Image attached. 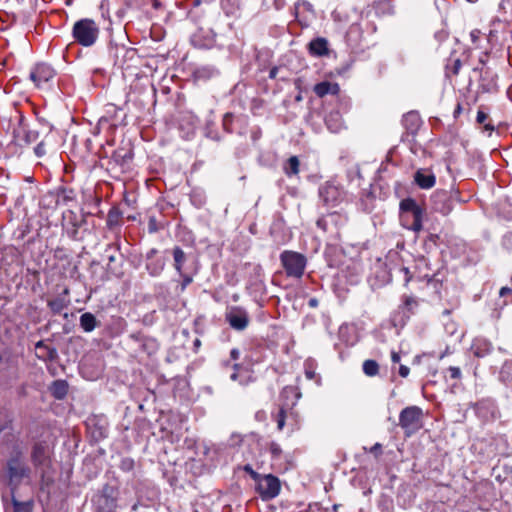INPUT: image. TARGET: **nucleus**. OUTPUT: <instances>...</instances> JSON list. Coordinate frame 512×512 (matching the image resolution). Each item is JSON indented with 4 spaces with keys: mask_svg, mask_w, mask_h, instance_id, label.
Instances as JSON below:
<instances>
[{
    "mask_svg": "<svg viewBox=\"0 0 512 512\" xmlns=\"http://www.w3.org/2000/svg\"><path fill=\"white\" fill-rule=\"evenodd\" d=\"M94 512H115L118 507L124 508L126 504L118 505V489L105 484L91 499Z\"/></svg>",
    "mask_w": 512,
    "mask_h": 512,
    "instance_id": "f257e3e1",
    "label": "nucleus"
},
{
    "mask_svg": "<svg viewBox=\"0 0 512 512\" xmlns=\"http://www.w3.org/2000/svg\"><path fill=\"white\" fill-rule=\"evenodd\" d=\"M72 37L79 45L91 47L96 43L99 37V27L92 19H80L73 25Z\"/></svg>",
    "mask_w": 512,
    "mask_h": 512,
    "instance_id": "f03ea898",
    "label": "nucleus"
},
{
    "mask_svg": "<svg viewBox=\"0 0 512 512\" xmlns=\"http://www.w3.org/2000/svg\"><path fill=\"white\" fill-rule=\"evenodd\" d=\"M6 467L9 484L14 486H18L24 478H29L31 473L20 448H15L7 460Z\"/></svg>",
    "mask_w": 512,
    "mask_h": 512,
    "instance_id": "7ed1b4c3",
    "label": "nucleus"
},
{
    "mask_svg": "<svg viewBox=\"0 0 512 512\" xmlns=\"http://www.w3.org/2000/svg\"><path fill=\"white\" fill-rule=\"evenodd\" d=\"M280 261L288 277L299 279L303 276L307 265L305 255L285 250L280 254Z\"/></svg>",
    "mask_w": 512,
    "mask_h": 512,
    "instance_id": "20e7f679",
    "label": "nucleus"
},
{
    "mask_svg": "<svg viewBox=\"0 0 512 512\" xmlns=\"http://www.w3.org/2000/svg\"><path fill=\"white\" fill-rule=\"evenodd\" d=\"M400 213L404 222L411 218L410 224H404L409 230L418 232L422 229L424 210L414 199H403L400 202Z\"/></svg>",
    "mask_w": 512,
    "mask_h": 512,
    "instance_id": "39448f33",
    "label": "nucleus"
},
{
    "mask_svg": "<svg viewBox=\"0 0 512 512\" xmlns=\"http://www.w3.org/2000/svg\"><path fill=\"white\" fill-rule=\"evenodd\" d=\"M422 420L423 410L415 405L404 408L399 414V425L408 437L421 429Z\"/></svg>",
    "mask_w": 512,
    "mask_h": 512,
    "instance_id": "423d86ee",
    "label": "nucleus"
},
{
    "mask_svg": "<svg viewBox=\"0 0 512 512\" xmlns=\"http://www.w3.org/2000/svg\"><path fill=\"white\" fill-rule=\"evenodd\" d=\"M471 408L483 424L493 423L501 417L498 405L492 398H483L471 404Z\"/></svg>",
    "mask_w": 512,
    "mask_h": 512,
    "instance_id": "0eeeda50",
    "label": "nucleus"
},
{
    "mask_svg": "<svg viewBox=\"0 0 512 512\" xmlns=\"http://www.w3.org/2000/svg\"><path fill=\"white\" fill-rule=\"evenodd\" d=\"M133 150L129 146H122L116 149L109 161L108 169L114 173H126L131 169Z\"/></svg>",
    "mask_w": 512,
    "mask_h": 512,
    "instance_id": "6e6552de",
    "label": "nucleus"
},
{
    "mask_svg": "<svg viewBox=\"0 0 512 512\" xmlns=\"http://www.w3.org/2000/svg\"><path fill=\"white\" fill-rule=\"evenodd\" d=\"M344 189L335 181H326L319 187V197L325 205L335 207L345 199Z\"/></svg>",
    "mask_w": 512,
    "mask_h": 512,
    "instance_id": "1a4fd4ad",
    "label": "nucleus"
},
{
    "mask_svg": "<svg viewBox=\"0 0 512 512\" xmlns=\"http://www.w3.org/2000/svg\"><path fill=\"white\" fill-rule=\"evenodd\" d=\"M256 482V490L261 496L263 500H271L277 497L280 493V481L279 479L272 475H260Z\"/></svg>",
    "mask_w": 512,
    "mask_h": 512,
    "instance_id": "9d476101",
    "label": "nucleus"
},
{
    "mask_svg": "<svg viewBox=\"0 0 512 512\" xmlns=\"http://www.w3.org/2000/svg\"><path fill=\"white\" fill-rule=\"evenodd\" d=\"M338 100H339V109L335 110V111L334 110L330 111L325 116L326 126L333 133H337L342 129V127L344 125L343 118H342V112H347L351 105L350 100L346 97L338 96Z\"/></svg>",
    "mask_w": 512,
    "mask_h": 512,
    "instance_id": "9b49d317",
    "label": "nucleus"
},
{
    "mask_svg": "<svg viewBox=\"0 0 512 512\" xmlns=\"http://www.w3.org/2000/svg\"><path fill=\"white\" fill-rule=\"evenodd\" d=\"M31 461L36 469L44 472L50 465V449L45 441L36 442L31 451Z\"/></svg>",
    "mask_w": 512,
    "mask_h": 512,
    "instance_id": "f8f14e48",
    "label": "nucleus"
},
{
    "mask_svg": "<svg viewBox=\"0 0 512 512\" xmlns=\"http://www.w3.org/2000/svg\"><path fill=\"white\" fill-rule=\"evenodd\" d=\"M512 32V24L506 20L495 17L490 23L488 41L491 44H498L506 40L507 35Z\"/></svg>",
    "mask_w": 512,
    "mask_h": 512,
    "instance_id": "ddd939ff",
    "label": "nucleus"
},
{
    "mask_svg": "<svg viewBox=\"0 0 512 512\" xmlns=\"http://www.w3.org/2000/svg\"><path fill=\"white\" fill-rule=\"evenodd\" d=\"M225 319L230 327L237 331L245 330L249 324L248 312L240 306L229 309L225 314Z\"/></svg>",
    "mask_w": 512,
    "mask_h": 512,
    "instance_id": "4468645a",
    "label": "nucleus"
},
{
    "mask_svg": "<svg viewBox=\"0 0 512 512\" xmlns=\"http://www.w3.org/2000/svg\"><path fill=\"white\" fill-rule=\"evenodd\" d=\"M159 251L156 248H151L146 253V270L152 277H158L164 270L166 265V259L163 256H159Z\"/></svg>",
    "mask_w": 512,
    "mask_h": 512,
    "instance_id": "2eb2a0df",
    "label": "nucleus"
},
{
    "mask_svg": "<svg viewBox=\"0 0 512 512\" xmlns=\"http://www.w3.org/2000/svg\"><path fill=\"white\" fill-rule=\"evenodd\" d=\"M54 76V69L46 63L37 64L30 72V79L35 83L37 87H41L42 85L48 83L54 78Z\"/></svg>",
    "mask_w": 512,
    "mask_h": 512,
    "instance_id": "dca6fc26",
    "label": "nucleus"
},
{
    "mask_svg": "<svg viewBox=\"0 0 512 512\" xmlns=\"http://www.w3.org/2000/svg\"><path fill=\"white\" fill-rule=\"evenodd\" d=\"M191 44L198 49H211L215 45V34L212 30L198 29L190 38Z\"/></svg>",
    "mask_w": 512,
    "mask_h": 512,
    "instance_id": "f3484780",
    "label": "nucleus"
},
{
    "mask_svg": "<svg viewBox=\"0 0 512 512\" xmlns=\"http://www.w3.org/2000/svg\"><path fill=\"white\" fill-rule=\"evenodd\" d=\"M109 55L113 58L114 64L123 66L127 58L131 59L135 56L136 51L131 48H127L124 45H118L110 43L108 47Z\"/></svg>",
    "mask_w": 512,
    "mask_h": 512,
    "instance_id": "a211bd4d",
    "label": "nucleus"
},
{
    "mask_svg": "<svg viewBox=\"0 0 512 512\" xmlns=\"http://www.w3.org/2000/svg\"><path fill=\"white\" fill-rule=\"evenodd\" d=\"M414 182L421 189H431L436 183V176L430 169L420 168L414 173Z\"/></svg>",
    "mask_w": 512,
    "mask_h": 512,
    "instance_id": "6ab92c4d",
    "label": "nucleus"
},
{
    "mask_svg": "<svg viewBox=\"0 0 512 512\" xmlns=\"http://www.w3.org/2000/svg\"><path fill=\"white\" fill-rule=\"evenodd\" d=\"M14 136L22 138L26 144H31L39 138V133L36 130L28 129L25 123V117L19 115V125L14 129Z\"/></svg>",
    "mask_w": 512,
    "mask_h": 512,
    "instance_id": "aec40b11",
    "label": "nucleus"
},
{
    "mask_svg": "<svg viewBox=\"0 0 512 512\" xmlns=\"http://www.w3.org/2000/svg\"><path fill=\"white\" fill-rule=\"evenodd\" d=\"M232 369L233 371L229 376L231 381L238 382L242 386H246L249 383L253 382L254 379L252 376V372L249 369L237 363H234L232 365Z\"/></svg>",
    "mask_w": 512,
    "mask_h": 512,
    "instance_id": "412c9836",
    "label": "nucleus"
},
{
    "mask_svg": "<svg viewBox=\"0 0 512 512\" xmlns=\"http://www.w3.org/2000/svg\"><path fill=\"white\" fill-rule=\"evenodd\" d=\"M313 91L320 98L326 95L338 96L340 86L336 82L322 81L314 86Z\"/></svg>",
    "mask_w": 512,
    "mask_h": 512,
    "instance_id": "4be33fe9",
    "label": "nucleus"
},
{
    "mask_svg": "<svg viewBox=\"0 0 512 512\" xmlns=\"http://www.w3.org/2000/svg\"><path fill=\"white\" fill-rule=\"evenodd\" d=\"M492 344L483 337H476L471 345V351L476 357H484L490 353Z\"/></svg>",
    "mask_w": 512,
    "mask_h": 512,
    "instance_id": "5701e85b",
    "label": "nucleus"
},
{
    "mask_svg": "<svg viewBox=\"0 0 512 512\" xmlns=\"http://www.w3.org/2000/svg\"><path fill=\"white\" fill-rule=\"evenodd\" d=\"M37 357L43 361H53L57 357V350L40 340L35 344Z\"/></svg>",
    "mask_w": 512,
    "mask_h": 512,
    "instance_id": "b1692460",
    "label": "nucleus"
},
{
    "mask_svg": "<svg viewBox=\"0 0 512 512\" xmlns=\"http://www.w3.org/2000/svg\"><path fill=\"white\" fill-rule=\"evenodd\" d=\"M220 5L226 16L234 18L240 16L241 0H220Z\"/></svg>",
    "mask_w": 512,
    "mask_h": 512,
    "instance_id": "393cba45",
    "label": "nucleus"
},
{
    "mask_svg": "<svg viewBox=\"0 0 512 512\" xmlns=\"http://www.w3.org/2000/svg\"><path fill=\"white\" fill-rule=\"evenodd\" d=\"M309 52L313 56H324L328 54V41L325 38L318 37L309 43Z\"/></svg>",
    "mask_w": 512,
    "mask_h": 512,
    "instance_id": "a878e982",
    "label": "nucleus"
},
{
    "mask_svg": "<svg viewBox=\"0 0 512 512\" xmlns=\"http://www.w3.org/2000/svg\"><path fill=\"white\" fill-rule=\"evenodd\" d=\"M339 222H343V218L340 214L334 212L329 213L322 218L318 219L317 226L324 231L330 230V226L334 225L337 226Z\"/></svg>",
    "mask_w": 512,
    "mask_h": 512,
    "instance_id": "bb28decb",
    "label": "nucleus"
},
{
    "mask_svg": "<svg viewBox=\"0 0 512 512\" xmlns=\"http://www.w3.org/2000/svg\"><path fill=\"white\" fill-rule=\"evenodd\" d=\"M402 123L409 132L414 133L418 130L421 119L417 112L411 111L403 116Z\"/></svg>",
    "mask_w": 512,
    "mask_h": 512,
    "instance_id": "cd10ccee",
    "label": "nucleus"
},
{
    "mask_svg": "<svg viewBox=\"0 0 512 512\" xmlns=\"http://www.w3.org/2000/svg\"><path fill=\"white\" fill-rule=\"evenodd\" d=\"M480 88L484 92H494L497 90V78L495 75L490 74L489 71H484L480 79Z\"/></svg>",
    "mask_w": 512,
    "mask_h": 512,
    "instance_id": "c85d7f7f",
    "label": "nucleus"
},
{
    "mask_svg": "<svg viewBox=\"0 0 512 512\" xmlns=\"http://www.w3.org/2000/svg\"><path fill=\"white\" fill-rule=\"evenodd\" d=\"M139 341L142 352L146 353L148 356H152L157 353L159 344L155 338L143 336Z\"/></svg>",
    "mask_w": 512,
    "mask_h": 512,
    "instance_id": "c756f323",
    "label": "nucleus"
},
{
    "mask_svg": "<svg viewBox=\"0 0 512 512\" xmlns=\"http://www.w3.org/2000/svg\"><path fill=\"white\" fill-rule=\"evenodd\" d=\"M79 324L84 332L89 333L98 326L99 322L92 313L85 312L80 316Z\"/></svg>",
    "mask_w": 512,
    "mask_h": 512,
    "instance_id": "7c9ffc66",
    "label": "nucleus"
},
{
    "mask_svg": "<svg viewBox=\"0 0 512 512\" xmlns=\"http://www.w3.org/2000/svg\"><path fill=\"white\" fill-rule=\"evenodd\" d=\"M50 392L52 396L58 400L65 398L68 393V384L65 380H55L53 381Z\"/></svg>",
    "mask_w": 512,
    "mask_h": 512,
    "instance_id": "2f4dec72",
    "label": "nucleus"
},
{
    "mask_svg": "<svg viewBox=\"0 0 512 512\" xmlns=\"http://www.w3.org/2000/svg\"><path fill=\"white\" fill-rule=\"evenodd\" d=\"M140 467V464L137 463L132 457L123 456L120 458V462L118 464V468L123 473H128L135 475L136 470Z\"/></svg>",
    "mask_w": 512,
    "mask_h": 512,
    "instance_id": "473e14b6",
    "label": "nucleus"
},
{
    "mask_svg": "<svg viewBox=\"0 0 512 512\" xmlns=\"http://www.w3.org/2000/svg\"><path fill=\"white\" fill-rule=\"evenodd\" d=\"M317 369V362L312 359L308 358L304 361V373L308 380H315L317 384H320L321 378L316 373Z\"/></svg>",
    "mask_w": 512,
    "mask_h": 512,
    "instance_id": "72a5a7b5",
    "label": "nucleus"
},
{
    "mask_svg": "<svg viewBox=\"0 0 512 512\" xmlns=\"http://www.w3.org/2000/svg\"><path fill=\"white\" fill-rule=\"evenodd\" d=\"M48 307L52 311L53 314H60L65 308L69 305V300L65 298V296H58L52 300H49L47 303Z\"/></svg>",
    "mask_w": 512,
    "mask_h": 512,
    "instance_id": "f704fd0d",
    "label": "nucleus"
},
{
    "mask_svg": "<svg viewBox=\"0 0 512 512\" xmlns=\"http://www.w3.org/2000/svg\"><path fill=\"white\" fill-rule=\"evenodd\" d=\"M174 268L179 275H183V265L186 262V254L181 247L173 249Z\"/></svg>",
    "mask_w": 512,
    "mask_h": 512,
    "instance_id": "c9c22d12",
    "label": "nucleus"
},
{
    "mask_svg": "<svg viewBox=\"0 0 512 512\" xmlns=\"http://www.w3.org/2000/svg\"><path fill=\"white\" fill-rule=\"evenodd\" d=\"M300 162L297 156H291L283 165L284 173L288 177L296 176L299 173Z\"/></svg>",
    "mask_w": 512,
    "mask_h": 512,
    "instance_id": "e433bc0d",
    "label": "nucleus"
},
{
    "mask_svg": "<svg viewBox=\"0 0 512 512\" xmlns=\"http://www.w3.org/2000/svg\"><path fill=\"white\" fill-rule=\"evenodd\" d=\"M218 74H219L218 69L212 65L201 66L195 71L196 78L203 79V80L213 78V77L217 76Z\"/></svg>",
    "mask_w": 512,
    "mask_h": 512,
    "instance_id": "4c0bfd02",
    "label": "nucleus"
},
{
    "mask_svg": "<svg viewBox=\"0 0 512 512\" xmlns=\"http://www.w3.org/2000/svg\"><path fill=\"white\" fill-rule=\"evenodd\" d=\"M363 372L365 375L369 377H373L378 374L379 372V365L375 360H365L363 363Z\"/></svg>",
    "mask_w": 512,
    "mask_h": 512,
    "instance_id": "58836bf2",
    "label": "nucleus"
},
{
    "mask_svg": "<svg viewBox=\"0 0 512 512\" xmlns=\"http://www.w3.org/2000/svg\"><path fill=\"white\" fill-rule=\"evenodd\" d=\"M116 252L120 253V242L116 241L109 244L105 249V254L108 260V264H112L116 261Z\"/></svg>",
    "mask_w": 512,
    "mask_h": 512,
    "instance_id": "ea45409f",
    "label": "nucleus"
},
{
    "mask_svg": "<svg viewBox=\"0 0 512 512\" xmlns=\"http://www.w3.org/2000/svg\"><path fill=\"white\" fill-rule=\"evenodd\" d=\"M122 213L118 209H111L108 212L106 224L109 228L119 226Z\"/></svg>",
    "mask_w": 512,
    "mask_h": 512,
    "instance_id": "a19ab883",
    "label": "nucleus"
},
{
    "mask_svg": "<svg viewBox=\"0 0 512 512\" xmlns=\"http://www.w3.org/2000/svg\"><path fill=\"white\" fill-rule=\"evenodd\" d=\"M12 504L14 507V512H33V502L32 501L21 502L15 498H13Z\"/></svg>",
    "mask_w": 512,
    "mask_h": 512,
    "instance_id": "79ce46f5",
    "label": "nucleus"
},
{
    "mask_svg": "<svg viewBox=\"0 0 512 512\" xmlns=\"http://www.w3.org/2000/svg\"><path fill=\"white\" fill-rule=\"evenodd\" d=\"M500 378L507 384L512 382V361H506L503 364L500 371Z\"/></svg>",
    "mask_w": 512,
    "mask_h": 512,
    "instance_id": "37998d69",
    "label": "nucleus"
},
{
    "mask_svg": "<svg viewBox=\"0 0 512 512\" xmlns=\"http://www.w3.org/2000/svg\"><path fill=\"white\" fill-rule=\"evenodd\" d=\"M58 197L63 201V203L67 204L70 201H74L76 198L75 192L70 188H61L59 190Z\"/></svg>",
    "mask_w": 512,
    "mask_h": 512,
    "instance_id": "c03bdc74",
    "label": "nucleus"
},
{
    "mask_svg": "<svg viewBox=\"0 0 512 512\" xmlns=\"http://www.w3.org/2000/svg\"><path fill=\"white\" fill-rule=\"evenodd\" d=\"M425 278H427V286L431 288L435 294H439L442 287V282L436 278V274L432 275L431 277L425 275Z\"/></svg>",
    "mask_w": 512,
    "mask_h": 512,
    "instance_id": "a18cd8bd",
    "label": "nucleus"
},
{
    "mask_svg": "<svg viewBox=\"0 0 512 512\" xmlns=\"http://www.w3.org/2000/svg\"><path fill=\"white\" fill-rule=\"evenodd\" d=\"M291 407L289 404L282 405L279 409V412L276 417V422L279 430H282L285 425V418H286V412L287 409H290Z\"/></svg>",
    "mask_w": 512,
    "mask_h": 512,
    "instance_id": "49530a36",
    "label": "nucleus"
},
{
    "mask_svg": "<svg viewBox=\"0 0 512 512\" xmlns=\"http://www.w3.org/2000/svg\"><path fill=\"white\" fill-rule=\"evenodd\" d=\"M190 197L193 205L198 208L202 207L205 203V196L201 191L194 190Z\"/></svg>",
    "mask_w": 512,
    "mask_h": 512,
    "instance_id": "de8ad7c7",
    "label": "nucleus"
},
{
    "mask_svg": "<svg viewBox=\"0 0 512 512\" xmlns=\"http://www.w3.org/2000/svg\"><path fill=\"white\" fill-rule=\"evenodd\" d=\"M269 451L272 455V459H278L282 454V449L280 445L276 442H271L269 444Z\"/></svg>",
    "mask_w": 512,
    "mask_h": 512,
    "instance_id": "09e8293b",
    "label": "nucleus"
},
{
    "mask_svg": "<svg viewBox=\"0 0 512 512\" xmlns=\"http://www.w3.org/2000/svg\"><path fill=\"white\" fill-rule=\"evenodd\" d=\"M232 120H233V115L231 113H226L223 117V121H222L223 128L227 132L232 131V129H231Z\"/></svg>",
    "mask_w": 512,
    "mask_h": 512,
    "instance_id": "8fccbe9b",
    "label": "nucleus"
},
{
    "mask_svg": "<svg viewBox=\"0 0 512 512\" xmlns=\"http://www.w3.org/2000/svg\"><path fill=\"white\" fill-rule=\"evenodd\" d=\"M289 395H292V396H294L296 398L295 401L292 402V404H291V407H292V406H294L296 404V401L300 397V394L296 393L295 389L293 387H285L283 392H282V396L283 397H288Z\"/></svg>",
    "mask_w": 512,
    "mask_h": 512,
    "instance_id": "3c124183",
    "label": "nucleus"
},
{
    "mask_svg": "<svg viewBox=\"0 0 512 512\" xmlns=\"http://www.w3.org/2000/svg\"><path fill=\"white\" fill-rule=\"evenodd\" d=\"M447 373L451 379H459L461 377V370L459 367L450 366Z\"/></svg>",
    "mask_w": 512,
    "mask_h": 512,
    "instance_id": "603ef678",
    "label": "nucleus"
},
{
    "mask_svg": "<svg viewBox=\"0 0 512 512\" xmlns=\"http://www.w3.org/2000/svg\"><path fill=\"white\" fill-rule=\"evenodd\" d=\"M34 153L38 158H41L46 154V148L43 141L36 145V147L34 148Z\"/></svg>",
    "mask_w": 512,
    "mask_h": 512,
    "instance_id": "864d4df0",
    "label": "nucleus"
},
{
    "mask_svg": "<svg viewBox=\"0 0 512 512\" xmlns=\"http://www.w3.org/2000/svg\"><path fill=\"white\" fill-rule=\"evenodd\" d=\"M243 470L248 473L254 481L258 480L260 477V474L257 473L250 464L244 465Z\"/></svg>",
    "mask_w": 512,
    "mask_h": 512,
    "instance_id": "5fc2aeb1",
    "label": "nucleus"
},
{
    "mask_svg": "<svg viewBox=\"0 0 512 512\" xmlns=\"http://www.w3.org/2000/svg\"><path fill=\"white\" fill-rule=\"evenodd\" d=\"M182 277V283H181V291H184L186 287L192 283L193 278L190 275H187L183 272V275H180Z\"/></svg>",
    "mask_w": 512,
    "mask_h": 512,
    "instance_id": "6e6d98bb",
    "label": "nucleus"
},
{
    "mask_svg": "<svg viewBox=\"0 0 512 512\" xmlns=\"http://www.w3.org/2000/svg\"><path fill=\"white\" fill-rule=\"evenodd\" d=\"M499 9L505 12L508 9L512 10V0H502L499 4Z\"/></svg>",
    "mask_w": 512,
    "mask_h": 512,
    "instance_id": "4d7b16f0",
    "label": "nucleus"
},
{
    "mask_svg": "<svg viewBox=\"0 0 512 512\" xmlns=\"http://www.w3.org/2000/svg\"><path fill=\"white\" fill-rule=\"evenodd\" d=\"M157 230H158V228H157L156 219L154 217H151L149 219V223H148V231H149V233H155Z\"/></svg>",
    "mask_w": 512,
    "mask_h": 512,
    "instance_id": "13d9d810",
    "label": "nucleus"
},
{
    "mask_svg": "<svg viewBox=\"0 0 512 512\" xmlns=\"http://www.w3.org/2000/svg\"><path fill=\"white\" fill-rule=\"evenodd\" d=\"M435 209L438 210L443 215H447V214H449L451 212L452 207H451L450 204H443L442 207L436 206Z\"/></svg>",
    "mask_w": 512,
    "mask_h": 512,
    "instance_id": "bf43d9fd",
    "label": "nucleus"
},
{
    "mask_svg": "<svg viewBox=\"0 0 512 512\" xmlns=\"http://www.w3.org/2000/svg\"><path fill=\"white\" fill-rule=\"evenodd\" d=\"M487 118H488V115L484 111L479 110L477 112V117H476L477 123L482 124L487 120Z\"/></svg>",
    "mask_w": 512,
    "mask_h": 512,
    "instance_id": "052dcab7",
    "label": "nucleus"
},
{
    "mask_svg": "<svg viewBox=\"0 0 512 512\" xmlns=\"http://www.w3.org/2000/svg\"><path fill=\"white\" fill-rule=\"evenodd\" d=\"M410 373V369L409 367H407L406 365H400L399 367V375L403 378H406Z\"/></svg>",
    "mask_w": 512,
    "mask_h": 512,
    "instance_id": "680f3d73",
    "label": "nucleus"
},
{
    "mask_svg": "<svg viewBox=\"0 0 512 512\" xmlns=\"http://www.w3.org/2000/svg\"><path fill=\"white\" fill-rule=\"evenodd\" d=\"M230 357L233 361H237L240 357V351L239 349L237 348H233L231 351H230Z\"/></svg>",
    "mask_w": 512,
    "mask_h": 512,
    "instance_id": "e2e57ef3",
    "label": "nucleus"
},
{
    "mask_svg": "<svg viewBox=\"0 0 512 512\" xmlns=\"http://www.w3.org/2000/svg\"><path fill=\"white\" fill-rule=\"evenodd\" d=\"M460 67H461V61L459 59H456L453 62V67H452L453 74H455V75L458 74Z\"/></svg>",
    "mask_w": 512,
    "mask_h": 512,
    "instance_id": "0e129e2a",
    "label": "nucleus"
},
{
    "mask_svg": "<svg viewBox=\"0 0 512 512\" xmlns=\"http://www.w3.org/2000/svg\"><path fill=\"white\" fill-rule=\"evenodd\" d=\"M511 291H512V290H511V288H509V287H502V288L500 289V291H499V295H500V297H504V296H506V295L510 294V293H511Z\"/></svg>",
    "mask_w": 512,
    "mask_h": 512,
    "instance_id": "69168bd1",
    "label": "nucleus"
},
{
    "mask_svg": "<svg viewBox=\"0 0 512 512\" xmlns=\"http://www.w3.org/2000/svg\"><path fill=\"white\" fill-rule=\"evenodd\" d=\"M495 127L491 123H487L484 125V131L488 132L489 135L494 131Z\"/></svg>",
    "mask_w": 512,
    "mask_h": 512,
    "instance_id": "338daca9",
    "label": "nucleus"
},
{
    "mask_svg": "<svg viewBox=\"0 0 512 512\" xmlns=\"http://www.w3.org/2000/svg\"><path fill=\"white\" fill-rule=\"evenodd\" d=\"M391 360H392L393 363L400 362V355H399V353H397L395 351H392V353H391Z\"/></svg>",
    "mask_w": 512,
    "mask_h": 512,
    "instance_id": "774afa93",
    "label": "nucleus"
}]
</instances>
